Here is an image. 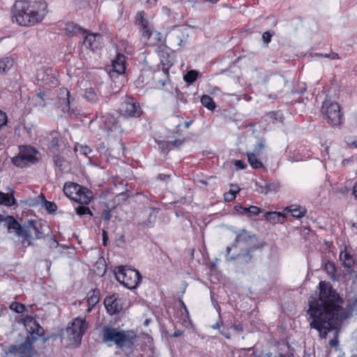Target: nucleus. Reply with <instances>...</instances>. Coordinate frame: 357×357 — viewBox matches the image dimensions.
<instances>
[{"instance_id": "nucleus-24", "label": "nucleus", "mask_w": 357, "mask_h": 357, "mask_svg": "<svg viewBox=\"0 0 357 357\" xmlns=\"http://www.w3.org/2000/svg\"><path fill=\"white\" fill-rule=\"evenodd\" d=\"M264 216L266 220L271 224L282 223L286 218L284 214L277 211L266 212Z\"/></svg>"}, {"instance_id": "nucleus-49", "label": "nucleus", "mask_w": 357, "mask_h": 357, "mask_svg": "<svg viewBox=\"0 0 357 357\" xmlns=\"http://www.w3.org/2000/svg\"><path fill=\"white\" fill-rule=\"evenodd\" d=\"M7 122L8 117L6 114L4 112L0 110V128L2 126H6L7 124Z\"/></svg>"}, {"instance_id": "nucleus-44", "label": "nucleus", "mask_w": 357, "mask_h": 357, "mask_svg": "<svg viewBox=\"0 0 357 357\" xmlns=\"http://www.w3.org/2000/svg\"><path fill=\"white\" fill-rule=\"evenodd\" d=\"M63 158L59 154L54 155L53 157L54 164L56 167L60 168L61 170H63Z\"/></svg>"}, {"instance_id": "nucleus-16", "label": "nucleus", "mask_w": 357, "mask_h": 357, "mask_svg": "<svg viewBox=\"0 0 357 357\" xmlns=\"http://www.w3.org/2000/svg\"><path fill=\"white\" fill-rule=\"evenodd\" d=\"M103 37L100 33H86L83 41V46L93 52L101 49Z\"/></svg>"}, {"instance_id": "nucleus-52", "label": "nucleus", "mask_w": 357, "mask_h": 357, "mask_svg": "<svg viewBox=\"0 0 357 357\" xmlns=\"http://www.w3.org/2000/svg\"><path fill=\"white\" fill-rule=\"evenodd\" d=\"M272 34L270 31H265L262 35V38L266 44H268L271 40Z\"/></svg>"}, {"instance_id": "nucleus-57", "label": "nucleus", "mask_w": 357, "mask_h": 357, "mask_svg": "<svg viewBox=\"0 0 357 357\" xmlns=\"http://www.w3.org/2000/svg\"><path fill=\"white\" fill-rule=\"evenodd\" d=\"M10 215L9 216H7L6 218L3 217L1 214H0V223L2 222H6L7 223V229L8 231H11L13 230V228H9V220H8V218L10 217Z\"/></svg>"}, {"instance_id": "nucleus-10", "label": "nucleus", "mask_w": 357, "mask_h": 357, "mask_svg": "<svg viewBox=\"0 0 357 357\" xmlns=\"http://www.w3.org/2000/svg\"><path fill=\"white\" fill-rule=\"evenodd\" d=\"M122 115L137 118L142 114V109L138 102L132 97H126L119 106Z\"/></svg>"}, {"instance_id": "nucleus-51", "label": "nucleus", "mask_w": 357, "mask_h": 357, "mask_svg": "<svg viewBox=\"0 0 357 357\" xmlns=\"http://www.w3.org/2000/svg\"><path fill=\"white\" fill-rule=\"evenodd\" d=\"M106 206L107 208L104 209L102 212V217L104 218L105 221H109L112 218V214L108 206Z\"/></svg>"}, {"instance_id": "nucleus-18", "label": "nucleus", "mask_w": 357, "mask_h": 357, "mask_svg": "<svg viewBox=\"0 0 357 357\" xmlns=\"http://www.w3.org/2000/svg\"><path fill=\"white\" fill-rule=\"evenodd\" d=\"M104 305L107 312L111 315L117 314L122 310L121 301L114 295L107 296L104 300Z\"/></svg>"}, {"instance_id": "nucleus-45", "label": "nucleus", "mask_w": 357, "mask_h": 357, "mask_svg": "<svg viewBox=\"0 0 357 357\" xmlns=\"http://www.w3.org/2000/svg\"><path fill=\"white\" fill-rule=\"evenodd\" d=\"M264 148H265V139H262L256 144L252 153H257V155H260L261 153L262 150Z\"/></svg>"}, {"instance_id": "nucleus-21", "label": "nucleus", "mask_w": 357, "mask_h": 357, "mask_svg": "<svg viewBox=\"0 0 357 357\" xmlns=\"http://www.w3.org/2000/svg\"><path fill=\"white\" fill-rule=\"evenodd\" d=\"M80 190H82V185L73 182L66 183L63 188L66 197L73 201Z\"/></svg>"}, {"instance_id": "nucleus-31", "label": "nucleus", "mask_w": 357, "mask_h": 357, "mask_svg": "<svg viewBox=\"0 0 357 357\" xmlns=\"http://www.w3.org/2000/svg\"><path fill=\"white\" fill-rule=\"evenodd\" d=\"M3 196H0V204L5 206H11L16 204L15 199L13 195V192L4 193L2 192Z\"/></svg>"}, {"instance_id": "nucleus-53", "label": "nucleus", "mask_w": 357, "mask_h": 357, "mask_svg": "<svg viewBox=\"0 0 357 357\" xmlns=\"http://www.w3.org/2000/svg\"><path fill=\"white\" fill-rule=\"evenodd\" d=\"M224 197H225V200L226 202H231L236 197V195H235V193L228 192L227 193H225Z\"/></svg>"}, {"instance_id": "nucleus-2", "label": "nucleus", "mask_w": 357, "mask_h": 357, "mask_svg": "<svg viewBox=\"0 0 357 357\" xmlns=\"http://www.w3.org/2000/svg\"><path fill=\"white\" fill-rule=\"evenodd\" d=\"M47 13L44 0H22L15 2L12 21L22 26H31L40 23Z\"/></svg>"}, {"instance_id": "nucleus-38", "label": "nucleus", "mask_w": 357, "mask_h": 357, "mask_svg": "<svg viewBox=\"0 0 357 357\" xmlns=\"http://www.w3.org/2000/svg\"><path fill=\"white\" fill-rule=\"evenodd\" d=\"M99 94L100 96L109 98L112 96L111 86L102 83L99 86Z\"/></svg>"}, {"instance_id": "nucleus-61", "label": "nucleus", "mask_w": 357, "mask_h": 357, "mask_svg": "<svg viewBox=\"0 0 357 357\" xmlns=\"http://www.w3.org/2000/svg\"><path fill=\"white\" fill-rule=\"evenodd\" d=\"M107 234L106 231H102V245L104 246L107 245Z\"/></svg>"}, {"instance_id": "nucleus-9", "label": "nucleus", "mask_w": 357, "mask_h": 357, "mask_svg": "<svg viewBox=\"0 0 357 357\" xmlns=\"http://www.w3.org/2000/svg\"><path fill=\"white\" fill-rule=\"evenodd\" d=\"M38 151L31 146H23L20 149L19 155L12 158V162L14 165L19 167H22L29 164H35L37 162L38 159L36 154Z\"/></svg>"}, {"instance_id": "nucleus-39", "label": "nucleus", "mask_w": 357, "mask_h": 357, "mask_svg": "<svg viewBox=\"0 0 357 357\" xmlns=\"http://www.w3.org/2000/svg\"><path fill=\"white\" fill-rule=\"evenodd\" d=\"M198 72L195 70H190L183 76V79L188 84H192L198 77Z\"/></svg>"}, {"instance_id": "nucleus-23", "label": "nucleus", "mask_w": 357, "mask_h": 357, "mask_svg": "<svg viewBox=\"0 0 357 357\" xmlns=\"http://www.w3.org/2000/svg\"><path fill=\"white\" fill-rule=\"evenodd\" d=\"M61 342L66 348H76L82 341V336H60Z\"/></svg>"}, {"instance_id": "nucleus-50", "label": "nucleus", "mask_w": 357, "mask_h": 357, "mask_svg": "<svg viewBox=\"0 0 357 357\" xmlns=\"http://www.w3.org/2000/svg\"><path fill=\"white\" fill-rule=\"evenodd\" d=\"M248 211L250 215H257L259 214L261 209L256 206H250L248 207Z\"/></svg>"}, {"instance_id": "nucleus-63", "label": "nucleus", "mask_w": 357, "mask_h": 357, "mask_svg": "<svg viewBox=\"0 0 357 357\" xmlns=\"http://www.w3.org/2000/svg\"><path fill=\"white\" fill-rule=\"evenodd\" d=\"M279 113L277 112H270L268 115L270 118H272V119H278V116Z\"/></svg>"}, {"instance_id": "nucleus-46", "label": "nucleus", "mask_w": 357, "mask_h": 357, "mask_svg": "<svg viewBox=\"0 0 357 357\" xmlns=\"http://www.w3.org/2000/svg\"><path fill=\"white\" fill-rule=\"evenodd\" d=\"M45 206L50 213L54 212L57 209V206L54 202H49L47 200L45 202Z\"/></svg>"}, {"instance_id": "nucleus-6", "label": "nucleus", "mask_w": 357, "mask_h": 357, "mask_svg": "<svg viewBox=\"0 0 357 357\" xmlns=\"http://www.w3.org/2000/svg\"><path fill=\"white\" fill-rule=\"evenodd\" d=\"M257 248L258 247L255 245L254 247L234 250L233 253L231 254L232 248L227 246L225 253L226 261L227 262L238 261L241 264H248L252 261V252Z\"/></svg>"}, {"instance_id": "nucleus-1", "label": "nucleus", "mask_w": 357, "mask_h": 357, "mask_svg": "<svg viewBox=\"0 0 357 357\" xmlns=\"http://www.w3.org/2000/svg\"><path fill=\"white\" fill-rule=\"evenodd\" d=\"M319 297L312 296L309 301L310 326L319 335H327L333 331L334 335H338L341 322L351 316L357 315V298L349 301L344 309L330 298L331 289H327L324 282H319Z\"/></svg>"}, {"instance_id": "nucleus-14", "label": "nucleus", "mask_w": 357, "mask_h": 357, "mask_svg": "<svg viewBox=\"0 0 357 357\" xmlns=\"http://www.w3.org/2000/svg\"><path fill=\"white\" fill-rule=\"evenodd\" d=\"M160 211L159 208L148 207L144 208L140 214L139 225L151 228L154 226L157 215Z\"/></svg>"}, {"instance_id": "nucleus-8", "label": "nucleus", "mask_w": 357, "mask_h": 357, "mask_svg": "<svg viewBox=\"0 0 357 357\" xmlns=\"http://www.w3.org/2000/svg\"><path fill=\"white\" fill-rule=\"evenodd\" d=\"M100 128L103 130L108 136L112 137H116L123 132V129L119 124L117 120L111 114L102 113L98 117Z\"/></svg>"}, {"instance_id": "nucleus-59", "label": "nucleus", "mask_w": 357, "mask_h": 357, "mask_svg": "<svg viewBox=\"0 0 357 357\" xmlns=\"http://www.w3.org/2000/svg\"><path fill=\"white\" fill-rule=\"evenodd\" d=\"M231 327L234 328L237 332L243 331V325L241 324H233Z\"/></svg>"}, {"instance_id": "nucleus-62", "label": "nucleus", "mask_w": 357, "mask_h": 357, "mask_svg": "<svg viewBox=\"0 0 357 357\" xmlns=\"http://www.w3.org/2000/svg\"><path fill=\"white\" fill-rule=\"evenodd\" d=\"M337 336H335V337L330 340V345L332 347H336L338 344Z\"/></svg>"}, {"instance_id": "nucleus-33", "label": "nucleus", "mask_w": 357, "mask_h": 357, "mask_svg": "<svg viewBox=\"0 0 357 357\" xmlns=\"http://www.w3.org/2000/svg\"><path fill=\"white\" fill-rule=\"evenodd\" d=\"M102 335H128L127 332L118 328H112L107 325H103L102 327Z\"/></svg>"}, {"instance_id": "nucleus-26", "label": "nucleus", "mask_w": 357, "mask_h": 357, "mask_svg": "<svg viewBox=\"0 0 357 357\" xmlns=\"http://www.w3.org/2000/svg\"><path fill=\"white\" fill-rule=\"evenodd\" d=\"M65 30L67 35L70 37L74 36L81 32L84 33H86L85 30H83L80 26L74 22H68L66 24Z\"/></svg>"}, {"instance_id": "nucleus-22", "label": "nucleus", "mask_w": 357, "mask_h": 357, "mask_svg": "<svg viewBox=\"0 0 357 357\" xmlns=\"http://www.w3.org/2000/svg\"><path fill=\"white\" fill-rule=\"evenodd\" d=\"M112 68L114 72L119 75L123 74L126 71V56L123 54H117L115 59L112 61Z\"/></svg>"}, {"instance_id": "nucleus-30", "label": "nucleus", "mask_w": 357, "mask_h": 357, "mask_svg": "<svg viewBox=\"0 0 357 357\" xmlns=\"http://www.w3.org/2000/svg\"><path fill=\"white\" fill-rule=\"evenodd\" d=\"M340 259L342 261V265L346 268H351L354 264L353 257L347 251H342L340 253Z\"/></svg>"}, {"instance_id": "nucleus-20", "label": "nucleus", "mask_w": 357, "mask_h": 357, "mask_svg": "<svg viewBox=\"0 0 357 357\" xmlns=\"http://www.w3.org/2000/svg\"><path fill=\"white\" fill-rule=\"evenodd\" d=\"M93 197L92 192L88 188L82 186V190L75 196L74 201L82 205H88Z\"/></svg>"}, {"instance_id": "nucleus-4", "label": "nucleus", "mask_w": 357, "mask_h": 357, "mask_svg": "<svg viewBox=\"0 0 357 357\" xmlns=\"http://www.w3.org/2000/svg\"><path fill=\"white\" fill-rule=\"evenodd\" d=\"M48 337L45 336H26L24 342L19 345H12L8 348L7 351L8 357H36V348L39 347V344L45 343Z\"/></svg>"}, {"instance_id": "nucleus-5", "label": "nucleus", "mask_w": 357, "mask_h": 357, "mask_svg": "<svg viewBox=\"0 0 357 357\" xmlns=\"http://www.w3.org/2000/svg\"><path fill=\"white\" fill-rule=\"evenodd\" d=\"M114 274L117 281L130 289L137 288L142 278L138 271L123 266L116 268Z\"/></svg>"}, {"instance_id": "nucleus-41", "label": "nucleus", "mask_w": 357, "mask_h": 357, "mask_svg": "<svg viewBox=\"0 0 357 357\" xmlns=\"http://www.w3.org/2000/svg\"><path fill=\"white\" fill-rule=\"evenodd\" d=\"M255 190L259 193H268V182L266 181H257L255 183Z\"/></svg>"}, {"instance_id": "nucleus-11", "label": "nucleus", "mask_w": 357, "mask_h": 357, "mask_svg": "<svg viewBox=\"0 0 357 357\" xmlns=\"http://www.w3.org/2000/svg\"><path fill=\"white\" fill-rule=\"evenodd\" d=\"M157 52L160 57L162 71L165 74H168L169 68L174 63V52H171V50L166 46L158 47Z\"/></svg>"}, {"instance_id": "nucleus-40", "label": "nucleus", "mask_w": 357, "mask_h": 357, "mask_svg": "<svg viewBox=\"0 0 357 357\" xmlns=\"http://www.w3.org/2000/svg\"><path fill=\"white\" fill-rule=\"evenodd\" d=\"M75 151L81 155H84L86 157L90 158V154L92 152V149L86 145H76Z\"/></svg>"}, {"instance_id": "nucleus-43", "label": "nucleus", "mask_w": 357, "mask_h": 357, "mask_svg": "<svg viewBox=\"0 0 357 357\" xmlns=\"http://www.w3.org/2000/svg\"><path fill=\"white\" fill-rule=\"evenodd\" d=\"M76 213L79 216H82L84 215H92V213L89 207L85 205H80L75 208Z\"/></svg>"}, {"instance_id": "nucleus-15", "label": "nucleus", "mask_w": 357, "mask_h": 357, "mask_svg": "<svg viewBox=\"0 0 357 357\" xmlns=\"http://www.w3.org/2000/svg\"><path fill=\"white\" fill-rule=\"evenodd\" d=\"M252 236L245 229H241L236 232V238L230 248L232 250H238L245 248L254 247L250 243Z\"/></svg>"}, {"instance_id": "nucleus-56", "label": "nucleus", "mask_w": 357, "mask_h": 357, "mask_svg": "<svg viewBox=\"0 0 357 357\" xmlns=\"http://www.w3.org/2000/svg\"><path fill=\"white\" fill-rule=\"evenodd\" d=\"M59 139L57 137H52V140L50 142V146L52 148L58 146H59Z\"/></svg>"}, {"instance_id": "nucleus-36", "label": "nucleus", "mask_w": 357, "mask_h": 357, "mask_svg": "<svg viewBox=\"0 0 357 357\" xmlns=\"http://www.w3.org/2000/svg\"><path fill=\"white\" fill-rule=\"evenodd\" d=\"M139 31L143 40L145 41L149 40L153 36V27L151 24L145 27H142V29Z\"/></svg>"}, {"instance_id": "nucleus-55", "label": "nucleus", "mask_w": 357, "mask_h": 357, "mask_svg": "<svg viewBox=\"0 0 357 357\" xmlns=\"http://www.w3.org/2000/svg\"><path fill=\"white\" fill-rule=\"evenodd\" d=\"M44 96H45L44 93L40 92L37 94V98L40 99V101L38 102V105L39 106L44 107L45 105V104L44 102Z\"/></svg>"}, {"instance_id": "nucleus-29", "label": "nucleus", "mask_w": 357, "mask_h": 357, "mask_svg": "<svg viewBox=\"0 0 357 357\" xmlns=\"http://www.w3.org/2000/svg\"><path fill=\"white\" fill-rule=\"evenodd\" d=\"M259 155L252 152L247 153L248 162L253 169H259L264 167L262 162L257 158Z\"/></svg>"}, {"instance_id": "nucleus-7", "label": "nucleus", "mask_w": 357, "mask_h": 357, "mask_svg": "<svg viewBox=\"0 0 357 357\" xmlns=\"http://www.w3.org/2000/svg\"><path fill=\"white\" fill-rule=\"evenodd\" d=\"M322 112L325 114L327 122L330 125L339 126L342 124L343 115L337 102L331 100H326L322 105Z\"/></svg>"}, {"instance_id": "nucleus-19", "label": "nucleus", "mask_w": 357, "mask_h": 357, "mask_svg": "<svg viewBox=\"0 0 357 357\" xmlns=\"http://www.w3.org/2000/svg\"><path fill=\"white\" fill-rule=\"evenodd\" d=\"M24 324L29 335H44V330L36 320L30 316H26L24 319Z\"/></svg>"}, {"instance_id": "nucleus-3", "label": "nucleus", "mask_w": 357, "mask_h": 357, "mask_svg": "<svg viewBox=\"0 0 357 357\" xmlns=\"http://www.w3.org/2000/svg\"><path fill=\"white\" fill-rule=\"evenodd\" d=\"M8 220L9 228H13L17 236L24 238L22 244L24 246L32 245L33 240L42 239L45 237L42 223L38 220H28L22 225L13 216H10Z\"/></svg>"}, {"instance_id": "nucleus-17", "label": "nucleus", "mask_w": 357, "mask_h": 357, "mask_svg": "<svg viewBox=\"0 0 357 357\" xmlns=\"http://www.w3.org/2000/svg\"><path fill=\"white\" fill-rule=\"evenodd\" d=\"M133 336H103L102 342L107 344L109 347L113 343L119 347H130L131 346V339Z\"/></svg>"}, {"instance_id": "nucleus-34", "label": "nucleus", "mask_w": 357, "mask_h": 357, "mask_svg": "<svg viewBox=\"0 0 357 357\" xmlns=\"http://www.w3.org/2000/svg\"><path fill=\"white\" fill-rule=\"evenodd\" d=\"M82 96L91 103H96L98 101V96L93 88L86 89Z\"/></svg>"}, {"instance_id": "nucleus-58", "label": "nucleus", "mask_w": 357, "mask_h": 357, "mask_svg": "<svg viewBox=\"0 0 357 357\" xmlns=\"http://www.w3.org/2000/svg\"><path fill=\"white\" fill-rule=\"evenodd\" d=\"M41 79L45 82V84H48V82H52V84H55L56 80H55L54 77H51L50 79L47 77L45 79L44 75L41 77Z\"/></svg>"}, {"instance_id": "nucleus-42", "label": "nucleus", "mask_w": 357, "mask_h": 357, "mask_svg": "<svg viewBox=\"0 0 357 357\" xmlns=\"http://www.w3.org/2000/svg\"><path fill=\"white\" fill-rule=\"evenodd\" d=\"M10 309L17 313H22L25 311L26 306L20 303L13 302L10 304Z\"/></svg>"}, {"instance_id": "nucleus-28", "label": "nucleus", "mask_w": 357, "mask_h": 357, "mask_svg": "<svg viewBox=\"0 0 357 357\" xmlns=\"http://www.w3.org/2000/svg\"><path fill=\"white\" fill-rule=\"evenodd\" d=\"M135 24L137 26L138 29H142V27H145L150 24L149 21L146 17V13L142 10L137 13L135 16Z\"/></svg>"}, {"instance_id": "nucleus-13", "label": "nucleus", "mask_w": 357, "mask_h": 357, "mask_svg": "<svg viewBox=\"0 0 357 357\" xmlns=\"http://www.w3.org/2000/svg\"><path fill=\"white\" fill-rule=\"evenodd\" d=\"M188 36V29L181 27L174 29L167 36L170 45L175 48L181 47Z\"/></svg>"}, {"instance_id": "nucleus-48", "label": "nucleus", "mask_w": 357, "mask_h": 357, "mask_svg": "<svg viewBox=\"0 0 357 357\" xmlns=\"http://www.w3.org/2000/svg\"><path fill=\"white\" fill-rule=\"evenodd\" d=\"M153 42L151 43V45H155L156 43L162 41V35L160 32L153 31Z\"/></svg>"}, {"instance_id": "nucleus-27", "label": "nucleus", "mask_w": 357, "mask_h": 357, "mask_svg": "<svg viewBox=\"0 0 357 357\" xmlns=\"http://www.w3.org/2000/svg\"><path fill=\"white\" fill-rule=\"evenodd\" d=\"M284 211L291 213V215L296 218H301L302 217H304L307 213V210L305 208L301 209V208L297 205H291L286 207Z\"/></svg>"}, {"instance_id": "nucleus-64", "label": "nucleus", "mask_w": 357, "mask_h": 357, "mask_svg": "<svg viewBox=\"0 0 357 357\" xmlns=\"http://www.w3.org/2000/svg\"><path fill=\"white\" fill-rule=\"evenodd\" d=\"M158 180H160V181H165L167 178H169V176L167 175V174H160L158 176Z\"/></svg>"}, {"instance_id": "nucleus-54", "label": "nucleus", "mask_w": 357, "mask_h": 357, "mask_svg": "<svg viewBox=\"0 0 357 357\" xmlns=\"http://www.w3.org/2000/svg\"><path fill=\"white\" fill-rule=\"evenodd\" d=\"M235 165L239 169H245L247 167V164L241 160H236Z\"/></svg>"}, {"instance_id": "nucleus-60", "label": "nucleus", "mask_w": 357, "mask_h": 357, "mask_svg": "<svg viewBox=\"0 0 357 357\" xmlns=\"http://www.w3.org/2000/svg\"><path fill=\"white\" fill-rule=\"evenodd\" d=\"M240 189L237 185H231V188L229 192L235 193V195H237V193L239 192Z\"/></svg>"}, {"instance_id": "nucleus-37", "label": "nucleus", "mask_w": 357, "mask_h": 357, "mask_svg": "<svg viewBox=\"0 0 357 357\" xmlns=\"http://www.w3.org/2000/svg\"><path fill=\"white\" fill-rule=\"evenodd\" d=\"M150 325L155 326V321L150 318L145 319V320L144 321L143 324L141 326V327H142L141 335H149V333L153 332L151 328H148V327Z\"/></svg>"}, {"instance_id": "nucleus-35", "label": "nucleus", "mask_w": 357, "mask_h": 357, "mask_svg": "<svg viewBox=\"0 0 357 357\" xmlns=\"http://www.w3.org/2000/svg\"><path fill=\"white\" fill-rule=\"evenodd\" d=\"M201 103L203 105V106L211 111H213L216 107V105L213 98L208 95H203L202 96Z\"/></svg>"}, {"instance_id": "nucleus-32", "label": "nucleus", "mask_w": 357, "mask_h": 357, "mask_svg": "<svg viewBox=\"0 0 357 357\" xmlns=\"http://www.w3.org/2000/svg\"><path fill=\"white\" fill-rule=\"evenodd\" d=\"M14 60L10 57H4L0 59V73H5L13 66Z\"/></svg>"}, {"instance_id": "nucleus-25", "label": "nucleus", "mask_w": 357, "mask_h": 357, "mask_svg": "<svg viewBox=\"0 0 357 357\" xmlns=\"http://www.w3.org/2000/svg\"><path fill=\"white\" fill-rule=\"evenodd\" d=\"M100 301V290L94 289L88 293L87 303L89 305L88 311L90 312Z\"/></svg>"}, {"instance_id": "nucleus-12", "label": "nucleus", "mask_w": 357, "mask_h": 357, "mask_svg": "<svg viewBox=\"0 0 357 357\" xmlns=\"http://www.w3.org/2000/svg\"><path fill=\"white\" fill-rule=\"evenodd\" d=\"M89 328L85 317H76L66 328L68 335H84Z\"/></svg>"}, {"instance_id": "nucleus-47", "label": "nucleus", "mask_w": 357, "mask_h": 357, "mask_svg": "<svg viewBox=\"0 0 357 357\" xmlns=\"http://www.w3.org/2000/svg\"><path fill=\"white\" fill-rule=\"evenodd\" d=\"M280 188V183L278 182L268 183V192L271 191L278 192Z\"/></svg>"}]
</instances>
